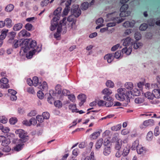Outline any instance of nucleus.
I'll return each instance as SVG.
<instances>
[{
    "label": "nucleus",
    "instance_id": "2f4dec72",
    "mask_svg": "<svg viewBox=\"0 0 160 160\" xmlns=\"http://www.w3.org/2000/svg\"><path fill=\"white\" fill-rule=\"evenodd\" d=\"M145 149L144 147H142L141 145H140L137 149V153L139 154H143L145 152Z\"/></svg>",
    "mask_w": 160,
    "mask_h": 160
},
{
    "label": "nucleus",
    "instance_id": "69168bd1",
    "mask_svg": "<svg viewBox=\"0 0 160 160\" xmlns=\"http://www.w3.org/2000/svg\"><path fill=\"white\" fill-rule=\"evenodd\" d=\"M142 43L140 42L134 43L133 44V48L135 49H137L142 46Z\"/></svg>",
    "mask_w": 160,
    "mask_h": 160
},
{
    "label": "nucleus",
    "instance_id": "680f3d73",
    "mask_svg": "<svg viewBox=\"0 0 160 160\" xmlns=\"http://www.w3.org/2000/svg\"><path fill=\"white\" fill-rule=\"evenodd\" d=\"M160 134L159 131V127L158 126H157L155 127L154 130V134L156 136H157Z\"/></svg>",
    "mask_w": 160,
    "mask_h": 160
},
{
    "label": "nucleus",
    "instance_id": "2eb2a0df",
    "mask_svg": "<svg viewBox=\"0 0 160 160\" xmlns=\"http://www.w3.org/2000/svg\"><path fill=\"white\" fill-rule=\"evenodd\" d=\"M18 36L20 37H28L30 36V34L25 30H22L18 33Z\"/></svg>",
    "mask_w": 160,
    "mask_h": 160
},
{
    "label": "nucleus",
    "instance_id": "bb28decb",
    "mask_svg": "<svg viewBox=\"0 0 160 160\" xmlns=\"http://www.w3.org/2000/svg\"><path fill=\"white\" fill-rule=\"evenodd\" d=\"M121 12L120 13V19H121L122 18V19H124V20L125 19L124 18H121V19H120L121 17H126L127 16H129L130 14V12H126L124 11H120Z\"/></svg>",
    "mask_w": 160,
    "mask_h": 160
},
{
    "label": "nucleus",
    "instance_id": "c85d7f7f",
    "mask_svg": "<svg viewBox=\"0 0 160 160\" xmlns=\"http://www.w3.org/2000/svg\"><path fill=\"white\" fill-rule=\"evenodd\" d=\"M139 146L140 145H139V141L138 140H136L132 143L131 148V149L132 150L137 149Z\"/></svg>",
    "mask_w": 160,
    "mask_h": 160
},
{
    "label": "nucleus",
    "instance_id": "864d4df0",
    "mask_svg": "<svg viewBox=\"0 0 160 160\" xmlns=\"http://www.w3.org/2000/svg\"><path fill=\"white\" fill-rule=\"evenodd\" d=\"M148 28V25L146 23H143L139 27V29L141 31L145 30Z\"/></svg>",
    "mask_w": 160,
    "mask_h": 160
},
{
    "label": "nucleus",
    "instance_id": "e2e57ef3",
    "mask_svg": "<svg viewBox=\"0 0 160 160\" xmlns=\"http://www.w3.org/2000/svg\"><path fill=\"white\" fill-rule=\"evenodd\" d=\"M42 115L43 118L46 119H48L50 116L49 113L47 112H43Z\"/></svg>",
    "mask_w": 160,
    "mask_h": 160
},
{
    "label": "nucleus",
    "instance_id": "1a4fd4ad",
    "mask_svg": "<svg viewBox=\"0 0 160 160\" xmlns=\"http://www.w3.org/2000/svg\"><path fill=\"white\" fill-rule=\"evenodd\" d=\"M113 22L108 23L107 24L108 27H113L116 25L117 23H120L123 21L124 19H120L119 17H113L112 18Z\"/></svg>",
    "mask_w": 160,
    "mask_h": 160
},
{
    "label": "nucleus",
    "instance_id": "f03ea898",
    "mask_svg": "<svg viewBox=\"0 0 160 160\" xmlns=\"http://www.w3.org/2000/svg\"><path fill=\"white\" fill-rule=\"evenodd\" d=\"M118 93L115 95V97L118 100L123 101L125 100L126 102L123 103L124 106L126 107L128 103L130 102V98L129 96L130 94L131 93V91H127L124 88H121L117 90Z\"/></svg>",
    "mask_w": 160,
    "mask_h": 160
},
{
    "label": "nucleus",
    "instance_id": "f8f14e48",
    "mask_svg": "<svg viewBox=\"0 0 160 160\" xmlns=\"http://www.w3.org/2000/svg\"><path fill=\"white\" fill-rule=\"evenodd\" d=\"M10 142V140L9 139L3 136H0V143H1V145L2 146H8Z\"/></svg>",
    "mask_w": 160,
    "mask_h": 160
},
{
    "label": "nucleus",
    "instance_id": "9d476101",
    "mask_svg": "<svg viewBox=\"0 0 160 160\" xmlns=\"http://www.w3.org/2000/svg\"><path fill=\"white\" fill-rule=\"evenodd\" d=\"M102 92L103 94L106 95L104 96V99L106 101L110 100L111 98H112L109 96L112 93V90L109 88H106L103 90Z\"/></svg>",
    "mask_w": 160,
    "mask_h": 160
},
{
    "label": "nucleus",
    "instance_id": "a18cd8bd",
    "mask_svg": "<svg viewBox=\"0 0 160 160\" xmlns=\"http://www.w3.org/2000/svg\"><path fill=\"white\" fill-rule=\"evenodd\" d=\"M18 120L16 118L12 117L9 120V122L11 124L14 125L17 122Z\"/></svg>",
    "mask_w": 160,
    "mask_h": 160
},
{
    "label": "nucleus",
    "instance_id": "9b49d317",
    "mask_svg": "<svg viewBox=\"0 0 160 160\" xmlns=\"http://www.w3.org/2000/svg\"><path fill=\"white\" fill-rule=\"evenodd\" d=\"M112 142L116 141L115 148L119 150L121 148L122 144V140L118 139L117 136H115L112 138Z\"/></svg>",
    "mask_w": 160,
    "mask_h": 160
},
{
    "label": "nucleus",
    "instance_id": "13d9d810",
    "mask_svg": "<svg viewBox=\"0 0 160 160\" xmlns=\"http://www.w3.org/2000/svg\"><path fill=\"white\" fill-rule=\"evenodd\" d=\"M120 47V48H122V46H120V44L119 43L113 46L111 48V50L112 51H114L116 50Z\"/></svg>",
    "mask_w": 160,
    "mask_h": 160
},
{
    "label": "nucleus",
    "instance_id": "603ef678",
    "mask_svg": "<svg viewBox=\"0 0 160 160\" xmlns=\"http://www.w3.org/2000/svg\"><path fill=\"white\" fill-rule=\"evenodd\" d=\"M37 95L38 97L41 99H43L44 98V94L41 90H39L37 92Z\"/></svg>",
    "mask_w": 160,
    "mask_h": 160
},
{
    "label": "nucleus",
    "instance_id": "473e14b6",
    "mask_svg": "<svg viewBox=\"0 0 160 160\" xmlns=\"http://www.w3.org/2000/svg\"><path fill=\"white\" fill-rule=\"evenodd\" d=\"M8 30H2L1 31V34L0 36V39L3 40L7 36V33L8 32Z\"/></svg>",
    "mask_w": 160,
    "mask_h": 160
},
{
    "label": "nucleus",
    "instance_id": "6e6552de",
    "mask_svg": "<svg viewBox=\"0 0 160 160\" xmlns=\"http://www.w3.org/2000/svg\"><path fill=\"white\" fill-rule=\"evenodd\" d=\"M71 12L72 14L74 15V17L77 18L81 14V11L80 8H79L78 5H73L71 9Z\"/></svg>",
    "mask_w": 160,
    "mask_h": 160
},
{
    "label": "nucleus",
    "instance_id": "5fc2aeb1",
    "mask_svg": "<svg viewBox=\"0 0 160 160\" xmlns=\"http://www.w3.org/2000/svg\"><path fill=\"white\" fill-rule=\"evenodd\" d=\"M49 2V0H44L42 1L41 3V6L42 7L46 6Z\"/></svg>",
    "mask_w": 160,
    "mask_h": 160
},
{
    "label": "nucleus",
    "instance_id": "3c124183",
    "mask_svg": "<svg viewBox=\"0 0 160 160\" xmlns=\"http://www.w3.org/2000/svg\"><path fill=\"white\" fill-rule=\"evenodd\" d=\"M109 102H105V105L107 107H111L113 105V103L112 102V98H111L110 100L108 101Z\"/></svg>",
    "mask_w": 160,
    "mask_h": 160
},
{
    "label": "nucleus",
    "instance_id": "f257e3e1",
    "mask_svg": "<svg viewBox=\"0 0 160 160\" xmlns=\"http://www.w3.org/2000/svg\"><path fill=\"white\" fill-rule=\"evenodd\" d=\"M25 41H26L28 44L25 47L23 51L25 52H27L30 49H33L27 53L26 56L28 58H32L33 55L35 54L36 53L37 54L38 53L41 51V48H39L38 46H37V42L35 40L26 39H25Z\"/></svg>",
    "mask_w": 160,
    "mask_h": 160
},
{
    "label": "nucleus",
    "instance_id": "e433bc0d",
    "mask_svg": "<svg viewBox=\"0 0 160 160\" xmlns=\"http://www.w3.org/2000/svg\"><path fill=\"white\" fill-rule=\"evenodd\" d=\"M153 137V133L152 131H149L148 133L146 138L147 140L151 141Z\"/></svg>",
    "mask_w": 160,
    "mask_h": 160
},
{
    "label": "nucleus",
    "instance_id": "0eeeda50",
    "mask_svg": "<svg viewBox=\"0 0 160 160\" xmlns=\"http://www.w3.org/2000/svg\"><path fill=\"white\" fill-rule=\"evenodd\" d=\"M11 44H12V47L13 48H16L19 46L24 49L25 47L28 44V42L24 40L23 41L17 39H14L12 42Z\"/></svg>",
    "mask_w": 160,
    "mask_h": 160
},
{
    "label": "nucleus",
    "instance_id": "6e6d98bb",
    "mask_svg": "<svg viewBox=\"0 0 160 160\" xmlns=\"http://www.w3.org/2000/svg\"><path fill=\"white\" fill-rule=\"evenodd\" d=\"M37 119L34 118H32L29 120L30 125H35L37 123Z\"/></svg>",
    "mask_w": 160,
    "mask_h": 160
},
{
    "label": "nucleus",
    "instance_id": "a878e982",
    "mask_svg": "<svg viewBox=\"0 0 160 160\" xmlns=\"http://www.w3.org/2000/svg\"><path fill=\"white\" fill-rule=\"evenodd\" d=\"M69 93L70 92L69 91L66 89H64L62 91H61V94H59L60 96L59 98L62 99L63 96H68Z\"/></svg>",
    "mask_w": 160,
    "mask_h": 160
},
{
    "label": "nucleus",
    "instance_id": "f704fd0d",
    "mask_svg": "<svg viewBox=\"0 0 160 160\" xmlns=\"http://www.w3.org/2000/svg\"><path fill=\"white\" fill-rule=\"evenodd\" d=\"M14 8V5L12 4H10L6 7L5 10L7 12H10L13 10Z\"/></svg>",
    "mask_w": 160,
    "mask_h": 160
},
{
    "label": "nucleus",
    "instance_id": "72a5a7b5",
    "mask_svg": "<svg viewBox=\"0 0 160 160\" xmlns=\"http://www.w3.org/2000/svg\"><path fill=\"white\" fill-rule=\"evenodd\" d=\"M69 108L71 110L72 112H77L78 109L76 108V105L75 104H71L69 106Z\"/></svg>",
    "mask_w": 160,
    "mask_h": 160
},
{
    "label": "nucleus",
    "instance_id": "0e129e2a",
    "mask_svg": "<svg viewBox=\"0 0 160 160\" xmlns=\"http://www.w3.org/2000/svg\"><path fill=\"white\" fill-rule=\"evenodd\" d=\"M25 28L29 31H31L33 27L32 25L29 23H27L25 26Z\"/></svg>",
    "mask_w": 160,
    "mask_h": 160
},
{
    "label": "nucleus",
    "instance_id": "393cba45",
    "mask_svg": "<svg viewBox=\"0 0 160 160\" xmlns=\"http://www.w3.org/2000/svg\"><path fill=\"white\" fill-rule=\"evenodd\" d=\"M111 148L110 146L106 147L103 152V154L105 156L109 155L111 152Z\"/></svg>",
    "mask_w": 160,
    "mask_h": 160
},
{
    "label": "nucleus",
    "instance_id": "774afa93",
    "mask_svg": "<svg viewBox=\"0 0 160 160\" xmlns=\"http://www.w3.org/2000/svg\"><path fill=\"white\" fill-rule=\"evenodd\" d=\"M103 19L102 18H99L96 21V23L97 24L103 25Z\"/></svg>",
    "mask_w": 160,
    "mask_h": 160
},
{
    "label": "nucleus",
    "instance_id": "58836bf2",
    "mask_svg": "<svg viewBox=\"0 0 160 160\" xmlns=\"http://www.w3.org/2000/svg\"><path fill=\"white\" fill-rule=\"evenodd\" d=\"M122 126L121 124H119L117 125L113 126L111 128V129L112 131H117L119 130L121 128Z\"/></svg>",
    "mask_w": 160,
    "mask_h": 160
},
{
    "label": "nucleus",
    "instance_id": "cd10ccee",
    "mask_svg": "<svg viewBox=\"0 0 160 160\" xmlns=\"http://www.w3.org/2000/svg\"><path fill=\"white\" fill-rule=\"evenodd\" d=\"M22 27V24L19 23L15 24L13 27V29L15 31H18L21 29Z\"/></svg>",
    "mask_w": 160,
    "mask_h": 160
},
{
    "label": "nucleus",
    "instance_id": "c03bdc74",
    "mask_svg": "<svg viewBox=\"0 0 160 160\" xmlns=\"http://www.w3.org/2000/svg\"><path fill=\"white\" fill-rule=\"evenodd\" d=\"M88 7V2H84L81 5V8L83 10H86Z\"/></svg>",
    "mask_w": 160,
    "mask_h": 160
},
{
    "label": "nucleus",
    "instance_id": "bf43d9fd",
    "mask_svg": "<svg viewBox=\"0 0 160 160\" xmlns=\"http://www.w3.org/2000/svg\"><path fill=\"white\" fill-rule=\"evenodd\" d=\"M68 99L73 102H74L75 100V96L72 94H68Z\"/></svg>",
    "mask_w": 160,
    "mask_h": 160
},
{
    "label": "nucleus",
    "instance_id": "4c0bfd02",
    "mask_svg": "<svg viewBox=\"0 0 160 160\" xmlns=\"http://www.w3.org/2000/svg\"><path fill=\"white\" fill-rule=\"evenodd\" d=\"M145 97L148 99H152L154 98V96L152 93L147 92L145 94Z\"/></svg>",
    "mask_w": 160,
    "mask_h": 160
},
{
    "label": "nucleus",
    "instance_id": "c9c22d12",
    "mask_svg": "<svg viewBox=\"0 0 160 160\" xmlns=\"http://www.w3.org/2000/svg\"><path fill=\"white\" fill-rule=\"evenodd\" d=\"M84 160H95L94 152H92L90 154V156L86 157Z\"/></svg>",
    "mask_w": 160,
    "mask_h": 160
},
{
    "label": "nucleus",
    "instance_id": "ea45409f",
    "mask_svg": "<svg viewBox=\"0 0 160 160\" xmlns=\"http://www.w3.org/2000/svg\"><path fill=\"white\" fill-rule=\"evenodd\" d=\"M58 22L53 23L52 21H51V26L50 28L51 31H53L56 29L57 26L58 25Z\"/></svg>",
    "mask_w": 160,
    "mask_h": 160
},
{
    "label": "nucleus",
    "instance_id": "49530a36",
    "mask_svg": "<svg viewBox=\"0 0 160 160\" xmlns=\"http://www.w3.org/2000/svg\"><path fill=\"white\" fill-rule=\"evenodd\" d=\"M106 84L108 87H109L110 88H113L114 86V83L111 80L107 81Z\"/></svg>",
    "mask_w": 160,
    "mask_h": 160
},
{
    "label": "nucleus",
    "instance_id": "412c9836",
    "mask_svg": "<svg viewBox=\"0 0 160 160\" xmlns=\"http://www.w3.org/2000/svg\"><path fill=\"white\" fill-rule=\"evenodd\" d=\"M38 88L42 91H47L48 89V85L47 82L44 81L42 84L39 85Z\"/></svg>",
    "mask_w": 160,
    "mask_h": 160
},
{
    "label": "nucleus",
    "instance_id": "f3484780",
    "mask_svg": "<svg viewBox=\"0 0 160 160\" xmlns=\"http://www.w3.org/2000/svg\"><path fill=\"white\" fill-rule=\"evenodd\" d=\"M135 23V22L134 20H132L130 22L127 21L123 23V27L126 28L129 27H132L134 26Z\"/></svg>",
    "mask_w": 160,
    "mask_h": 160
},
{
    "label": "nucleus",
    "instance_id": "09e8293b",
    "mask_svg": "<svg viewBox=\"0 0 160 160\" xmlns=\"http://www.w3.org/2000/svg\"><path fill=\"white\" fill-rule=\"evenodd\" d=\"M54 105L56 107L58 108H60L62 106V103L59 100L55 101L54 102Z\"/></svg>",
    "mask_w": 160,
    "mask_h": 160
},
{
    "label": "nucleus",
    "instance_id": "4468645a",
    "mask_svg": "<svg viewBox=\"0 0 160 160\" xmlns=\"http://www.w3.org/2000/svg\"><path fill=\"white\" fill-rule=\"evenodd\" d=\"M74 16L72 14L69 16L67 18V21L70 22H72L71 24V28L75 29L76 27L75 25L76 21L74 20Z\"/></svg>",
    "mask_w": 160,
    "mask_h": 160
},
{
    "label": "nucleus",
    "instance_id": "ddd939ff",
    "mask_svg": "<svg viewBox=\"0 0 160 160\" xmlns=\"http://www.w3.org/2000/svg\"><path fill=\"white\" fill-rule=\"evenodd\" d=\"M71 0H67L65 2V4L66 7L63 12V14L64 15H67L68 14L69 11L70 10V8L69 7V6L71 5Z\"/></svg>",
    "mask_w": 160,
    "mask_h": 160
},
{
    "label": "nucleus",
    "instance_id": "6ab92c4d",
    "mask_svg": "<svg viewBox=\"0 0 160 160\" xmlns=\"http://www.w3.org/2000/svg\"><path fill=\"white\" fill-rule=\"evenodd\" d=\"M103 143V140L102 138H101L98 139L96 142L95 144V147L96 149H100L101 148Z\"/></svg>",
    "mask_w": 160,
    "mask_h": 160
},
{
    "label": "nucleus",
    "instance_id": "8fccbe9b",
    "mask_svg": "<svg viewBox=\"0 0 160 160\" xmlns=\"http://www.w3.org/2000/svg\"><path fill=\"white\" fill-rule=\"evenodd\" d=\"M8 119L4 116H0V122L3 123H6L8 121Z\"/></svg>",
    "mask_w": 160,
    "mask_h": 160
},
{
    "label": "nucleus",
    "instance_id": "de8ad7c7",
    "mask_svg": "<svg viewBox=\"0 0 160 160\" xmlns=\"http://www.w3.org/2000/svg\"><path fill=\"white\" fill-rule=\"evenodd\" d=\"M32 81L33 83V85H34L35 87H36L37 86H38V79L37 77H33Z\"/></svg>",
    "mask_w": 160,
    "mask_h": 160
},
{
    "label": "nucleus",
    "instance_id": "79ce46f5",
    "mask_svg": "<svg viewBox=\"0 0 160 160\" xmlns=\"http://www.w3.org/2000/svg\"><path fill=\"white\" fill-rule=\"evenodd\" d=\"M78 98L80 101H86V97L84 94H80L78 96Z\"/></svg>",
    "mask_w": 160,
    "mask_h": 160
},
{
    "label": "nucleus",
    "instance_id": "423d86ee",
    "mask_svg": "<svg viewBox=\"0 0 160 160\" xmlns=\"http://www.w3.org/2000/svg\"><path fill=\"white\" fill-rule=\"evenodd\" d=\"M66 18H63L62 20L60 22L59 24L58 25L57 28V32L58 33L62 32V34H64L66 32Z\"/></svg>",
    "mask_w": 160,
    "mask_h": 160
},
{
    "label": "nucleus",
    "instance_id": "b1692460",
    "mask_svg": "<svg viewBox=\"0 0 160 160\" xmlns=\"http://www.w3.org/2000/svg\"><path fill=\"white\" fill-rule=\"evenodd\" d=\"M5 25L7 28H11L12 26V21L9 18H7L4 20Z\"/></svg>",
    "mask_w": 160,
    "mask_h": 160
},
{
    "label": "nucleus",
    "instance_id": "dca6fc26",
    "mask_svg": "<svg viewBox=\"0 0 160 160\" xmlns=\"http://www.w3.org/2000/svg\"><path fill=\"white\" fill-rule=\"evenodd\" d=\"M154 121L152 119H148L144 121L143 123V125L146 127L152 126L154 125Z\"/></svg>",
    "mask_w": 160,
    "mask_h": 160
},
{
    "label": "nucleus",
    "instance_id": "5701e85b",
    "mask_svg": "<svg viewBox=\"0 0 160 160\" xmlns=\"http://www.w3.org/2000/svg\"><path fill=\"white\" fill-rule=\"evenodd\" d=\"M16 33L15 32H9V38L8 40V43H11L14 40V38L15 37Z\"/></svg>",
    "mask_w": 160,
    "mask_h": 160
},
{
    "label": "nucleus",
    "instance_id": "338daca9",
    "mask_svg": "<svg viewBox=\"0 0 160 160\" xmlns=\"http://www.w3.org/2000/svg\"><path fill=\"white\" fill-rule=\"evenodd\" d=\"M1 130L4 133H7L9 132L10 129L8 127H4L3 126V128H2Z\"/></svg>",
    "mask_w": 160,
    "mask_h": 160
},
{
    "label": "nucleus",
    "instance_id": "a211bd4d",
    "mask_svg": "<svg viewBox=\"0 0 160 160\" xmlns=\"http://www.w3.org/2000/svg\"><path fill=\"white\" fill-rule=\"evenodd\" d=\"M123 40L124 41L123 45L124 46H127L132 44V40L129 37H127Z\"/></svg>",
    "mask_w": 160,
    "mask_h": 160
},
{
    "label": "nucleus",
    "instance_id": "37998d69",
    "mask_svg": "<svg viewBox=\"0 0 160 160\" xmlns=\"http://www.w3.org/2000/svg\"><path fill=\"white\" fill-rule=\"evenodd\" d=\"M134 101L137 104H141L144 102V100L142 98L138 97L135 99Z\"/></svg>",
    "mask_w": 160,
    "mask_h": 160
},
{
    "label": "nucleus",
    "instance_id": "c756f323",
    "mask_svg": "<svg viewBox=\"0 0 160 160\" xmlns=\"http://www.w3.org/2000/svg\"><path fill=\"white\" fill-rule=\"evenodd\" d=\"M100 134V132L99 131L95 132L90 135V138L91 139H96Z\"/></svg>",
    "mask_w": 160,
    "mask_h": 160
},
{
    "label": "nucleus",
    "instance_id": "4be33fe9",
    "mask_svg": "<svg viewBox=\"0 0 160 160\" xmlns=\"http://www.w3.org/2000/svg\"><path fill=\"white\" fill-rule=\"evenodd\" d=\"M132 51V47H129L128 48L126 47L122 49V53H126L127 55L130 54Z\"/></svg>",
    "mask_w": 160,
    "mask_h": 160
},
{
    "label": "nucleus",
    "instance_id": "aec40b11",
    "mask_svg": "<svg viewBox=\"0 0 160 160\" xmlns=\"http://www.w3.org/2000/svg\"><path fill=\"white\" fill-rule=\"evenodd\" d=\"M124 86L126 89L131 90L133 88V84L132 82H127L124 84Z\"/></svg>",
    "mask_w": 160,
    "mask_h": 160
},
{
    "label": "nucleus",
    "instance_id": "4d7b16f0",
    "mask_svg": "<svg viewBox=\"0 0 160 160\" xmlns=\"http://www.w3.org/2000/svg\"><path fill=\"white\" fill-rule=\"evenodd\" d=\"M120 8V11H126L128 8V5L127 4H123Z\"/></svg>",
    "mask_w": 160,
    "mask_h": 160
},
{
    "label": "nucleus",
    "instance_id": "20e7f679",
    "mask_svg": "<svg viewBox=\"0 0 160 160\" xmlns=\"http://www.w3.org/2000/svg\"><path fill=\"white\" fill-rule=\"evenodd\" d=\"M157 83L152 84L151 87L155 89L152 91L154 98H160V78L158 76L157 77Z\"/></svg>",
    "mask_w": 160,
    "mask_h": 160
},
{
    "label": "nucleus",
    "instance_id": "39448f33",
    "mask_svg": "<svg viewBox=\"0 0 160 160\" xmlns=\"http://www.w3.org/2000/svg\"><path fill=\"white\" fill-rule=\"evenodd\" d=\"M121 56V51H118L114 54H108L106 55L104 57V59L107 60L109 63H111L114 59V57L116 58H118Z\"/></svg>",
    "mask_w": 160,
    "mask_h": 160
},
{
    "label": "nucleus",
    "instance_id": "052dcab7",
    "mask_svg": "<svg viewBox=\"0 0 160 160\" xmlns=\"http://www.w3.org/2000/svg\"><path fill=\"white\" fill-rule=\"evenodd\" d=\"M36 119L38 122L41 123L43 122L44 119L41 115H38L36 117Z\"/></svg>",
    "mask_w": 160,
    "mask_h": 160
},
{
    "label": "nucleus",
    "instance_id": "7ed1b4c3",
    "mask_svg": "<svg viewBox=\"0 0 160 160\" xmlns=\"http://www.w3.org/2000/svg\"><path fill=\"white\" fill-rule=\"evenodd\" d=\"M16 132L18 134L20 138L19 140L22 143L18 144L13 147V149L17 152L20 151L23 148L24 144L22 142H25L29 140V137L27 133L22 129H19L17 130Z\"/></svg>",
    "mask_w": 160,
    "mask_h": 160
},
{
    "label": "nucleus",
    "instance_id": "7c9ffc66",
    "mask_svg": "<svg viewBox=\"0 0 160 160\" xmlns=\"http://www.w3.org/2000/svg\"><path fill=\"white\" fill-rule=\"evenodd\" d=\"M130 148L129 147H126L124 148L123 149L122 152V155L123 156H127L129 151Z\"/></svg>",
    "mask_w": 160,
    "mask_h": 160
},
{
    "label": "nucleus",
    "instance_id": "a19ab883",
    "mask_svg": "<svg viewBox=\"0 0 160 160\" xmlns=\"http://www.w3.org/2000/svg\"><path fill=\"white\" fill-rule=\"evenodd\" d=\"M61 86L59 84H58L55 87L56 93L58 95L61 94Z\"/></svg>",
    "mask_w": 160,
    "mask_h": 160
}]
</instances>
